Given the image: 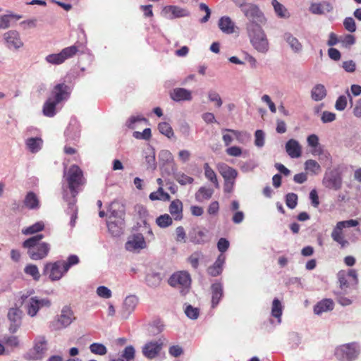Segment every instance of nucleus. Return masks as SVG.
<instances>
[{
	"label": "nucleus",
	"instance_id": "f257e3e1",
	"mask_svg": "<svg viewBox=\"0 0 361 361\" xmlns=\"http://www.w3.org/2000/svg\"><path fill=\"white\" fill-rule=\"evenodd\" d=\"M64 176L68 185L71 196L69 197L64 190L63 198L68 202V207L66 212L71 216L70 225L73 227L77 219L78 208L75 205L76 195L78 194V188L84 183L82 170L77 165H72L67 173L64 171Z\"/></svg>",
	"mask_w": 361,
	"mask_h": 361
},
{
	"label": "nucleus",
	"instance_id": "f03ea898",
	"mask_svg": "<svg viewBox=\"0 0 361 361\" xmlns=\"http://www.w3.org/2000/svg\"><path fill=\"white\" fill-rule=\"evenodd\" d=\"M246 28L254 49L262 54L267 53L269 43L262 27L255 21H250L247 24Z\"/></svg>",
	"mask_w": 361,
	"mask_h": 361
},
{
	"label": "nucleus",
	"instance_id": "7ed1b4c3",
	"mask_svg": "<svg viewBox=\"0 0 361 361\" xmlns=\"http://www.w3.org/2000/svg\"><path fill=\"white\" fill-rule=\"evenodd\" d=\"M347 169L346 165L339 164L327 170L322 179L323 185L329 190H339L343 185V174Z\"/></svg>",
	"mask_w": 361,
	"mask_h": 361
},
{
	"label": "nucleus",
	"instance_id": "20e7f679",
	"mask_svg": "<svg viewBox=\"0 0 361 361\" xmlns=\"http://www.w3.org/2000/svg\"><path fill=\"white\" fill-rule=\"evenodd\" d=\"M85 43L77 42L75 44L63 49L59 53L51 54L45 57V61L51 65H60L67 59L73 58L79 51L83 53Z\"/></svg>",
	"mask_w": 361,
	"mask_h": 361
},
{
	"label": "nucleus",
	"instance_id": "39448f33",
	"mask_svg": "<svg viewBox=\"0 0 361 361\" xmlns=\"http://www.w3.org/2000/svg\"><path fill=\"white\" fill-rule=\"evenodd\" d=\"M21 300L24 304L27 314L31 317H35L40 309L49 308L51 305V300L47 298H39L38 296L29 297L27 295H22Z\"/></svg>",
	"mask_w": 361,
	"mask_h": 361
},
{
	"label": "nucleus",
	"instance_id": "423d86ee",
	"mask_svg": "<svg viewBox=\"0 0 361 361\" xmlns=\"http://www.w3.org/2000/svg\"><path fill=\"white\" fill-rule=\"evenodd\" d=\"M22 246L27 250L29 257L32 260H41L46 258L51 250L49 243L46 242L35 243V240H25Z\"/></svg>",
	"mask_w": 361,
	"mask_h": 361
},
{
	"label": "nucleus",
	"instance_id": "0eeeda50",
	"mask_svg": "<svg viewBox=\"0 0 361 361\" xmlns=\"http://www.w3.org/2000/svg\"><path fill=\"white\" fill-rule=\"evenodd\" d=\"M360 352V345L352 342L338 346L335 349L334 355L339 361H353L357 359Z\"/></svg>",
	"mask_w": 361,
	"mask_h": 361
},
{
	"label": "nucleus",
	"instance_id": "6e6552de",
	"mask_svg": "<svg viewBox=\"0 0 361 361\" xmlns=\"http://www.w3.org/2000/svg\"><path fill=\"white\" fill-rule=\"evenodd\" d=\"M75 319L73 310L68 306H64L60 314L49 322V328L51 331H60L69 326Z\"/></svg>",
	"mask_w": 361,
	"mask_h": 361
},
{
	"label": "nucleus",
	"instance_id": "1a4fd4ad",
	"mask_svg": "<svg viewBox=\"0 0 361 361\" xmlns=\"http://www.w3.org/2000/svg\"><path fill=\"white\" fill-rule=\"evenodd\" d=\"M358 224V221L355 219L338 221L333 228L331 237L334 241L340 245L341 249L347 247L350 245V243L345 238L343 230L345 228L355 227Z\"/></svg>",
	"mask_w": 361,
	"mask_h": 361
},
{
	"label": "nucleus",
	"instance_id": "9d476101",
	"mask_svg": "<svg viewBox=\"0 0 361 361\" xmlns=\"http://www.w3.org/2000/svg\"><path fill=\"white\" fill-rule=\"evenodd\" d=\"M67 272L61 260L47 262L43 268V275L48 276L49 279L51 281H59Z\"/></svg>",
	"mask_w": 361,
	"mask_h": 361
},
{
	"label": "nucleus",
	"instance_id": "9b49d317",
	"mask_svg": "<svg viewBox=\"0 0 361 361\" xmlns=\"http://www.w3.org/2000/svg\"><path fill=\"white\" fill-rule=\"evenodd\" d=\"M170 286L181 288V292L185 294L191 284L190 275L188 271H180L172 274L169 279Z\"/></svg>",
	"mask_w": 361,
	"mask_h": 361
},
{
	"label": "nucleus",
	"instance_id": "f8f14e48",
	"mask_svg": "<svg viewBox=\"0 0 361 361\" xmlns=\"http://www.w3.org/2000/svg\"><path fill=\"white\" fill-rule=\"evenodd\" d=\"M166 338L160 337L156 341H150L147 342L142 347V353L147 359L152 360L157 357L161 353L164 346Z\"/></svg>",
	"mask_w": 361,
	"mask_h": 361
},
{
	"label": "nucleus",
	"instance_id": "ddd939ff",
	"mask_svg": "<svg viewBox=\"0 0 361 361\" xmlns=\"http://www.w3.org/2000/svg\"><path fill=\"white\" fill-rule=\"evenodd\" d=\"M48 350L47 341L44 336H38L34 340V345L27 353V358L33 360L42 359Z\"/></svg>",
	"mask_w": 361,
	"mask_h": 361
},
{
	"label": "nucleus",
	"instance_id": "4468645a",
	"mask_svg": "<svg viewBox=\"0 0 361 361\" xmlns=\"http://www.w3.org/2000/svg\"><path fill=\"white\" fill-rule=\"evenodd\" d=\"M3 40L6 47L13 51H18L24 46L20 33L15 30H11L4 33Z\"/></svg>",
	"mask_w": 361,
	"mask_h": 361
},
{
	"label": "nucleus",
	"instance_id": "2eb2a0df",
	"mask_svg": "<svg viewBox=\"0 0 361 361\" xmlns=\"http://www.w3.org/2000/svg\"><path fill=\"white\" fill-rule=\"evenodd\" d=\"M23 312L18 307H12L8 310L7 317L10 322L8 330L10 333H16L22 324Z\"/></svg>",
	"mask_w": 361,
	"mask_h": 361
},
{
	"label": "nucleus",
	"instance_id": "dca6fc26",
	"mask_svg": "<svg viewBox=\"0 0 361 361\" xmlns=\"http://www.w3.org/2000/svg\"><path fill=\"white\" fill-rule=\"evenodd\" d=\"M71 93V88L65 83H59L54 86L51 92V97L56 102H63L68 99Z\"/></svg>",
	"mask_w": 361,
	"mask_h": 361
},
{
	"label": "nucleus",
	"instance_id": "f3484780",
	"mask_svg": "<svg viewBox=\"0 0 361 361\" xmlns=\"http://www.w3.org/2000/svg\"><path fill=\"white\" fill-rule=\"evenodd\" d=\"M125 247L128 251L135 252L147 247V243L142 234L137 233L129 238Z\"/></svg>",
	"mask_w": 361,
	"mask_h": 361
},
{
	"label": "nucleus",
	"instance_id": "a211bd4d",
	"mask_svg": "<svg viewBox=\"0 0 361 361\" xmlns=\"http://www.w3.org/2000/svg\"><path fill=\"white\" fill-rule=\"evenodd\" d=\"M351 277L353 279L355 285L358 284V276L357 271L354 269H349L348 271L340 270L337 273V279L339 283V286L341 289H346L349 286L348 278Z\"/></svg>",
	"mask_w": 361,
	"mask_h": 361
},
{
	"label": "nucleus",
	"instance_id": "6ab92c4d",
	"mask_svg": "<svg viewBox=\"0 0 361 361\" xmlns=\"http://www.w3.org/2000/svg\"><path fill=\"white\" fill-rule=\"evenodd\" d=\"M65 136L67 141H78L80 136V124L74 117L71 118L68 127L65 130Z\"/></svg>",
	"mask_w": 361,
	"mask_h": 361
},
{
	"label": "nucleus",
	"instance_id": "aec40b11",
	"mask_svg": "<svg viewBox=\"0 0 361 361\" xmlns=\"http://www.w3.org/2000/svg\"><path fill=\"white\" fill-rule=\"evenodd\" d=\"M241 11L244 13V15L249 19L250 21H254L255 19L258 20L262 22V20L264 19V16L262 13L259 11V8L252 4H239Z\"/></svg>",
	"mask_w": 361,
	"mask_h": 361
},
{
	"label": "nucleus",
	"instance_id": "412c9836",
	"mask_svg": "<svg viewBox=\"0 0 361 361\" xmlns=\"http://www.w3.org/2000/svg\"><path fill=\"white\" fill-rule=\"evenodd\" d=\"M207 231L198 226L194 227L189 232V239L195 245H204L208 240L207 236Z\"/></svg>",
	"mask_w": 361,
	"mask_h": 361
},
{
	"label": "nucleus",
	"instance_id": "4be33fe9",
	"mask_svg": "<svg viewBox=\"0 0 361 361\" xmlns=\"http://www.w3.org/2000/svg\"><path fill=\"white\" fill-rule=\"evenodd\" d=\"M211 307L216 308L224 297V286L221 281H216L211 285Z\"/></svg>",
	"mask_w": 361,
	"mask_h": 361
},
{
	"label": "nucleus",
	"instance_id": "5701e85b",
	"mask_svg": "<svg viewBox=\"0 0 361 361\" xmlns=\"http://www.w3.org/2000/svg\"><path fill=\"white\" fill-rule=\"evenodd\" d=\"M160 161L162 163L161 171L162 173L165 174L164 169H167L171 171L176 170V164L174 161V158L171 152L169 150H162L159 154Z\"/></svg>",
	"mask_w": 361,
	"mask_h": 361
},
{
	"label": "nucleus",
	"instance_id": "b1692460",
	"mask_svg": "<svg viewBox=\"0 0 361 361\" xmlns=\"http://www.w3.org/2000/svg\"><path fill=\"white\" fill-rule=\"evenodd\" d=\"M163 13L169 19L186 17L190 15V12L187 9L177 6H165L163 9Z\"/></svg>",
	"mask_w": 361,
	"mask_h": 361
},
{
	"label": "nucleus",
	"instance_id": "393cba45",
	"mask_svg": "<svg viewBox=\"0 0 361 361\" xmlns=\"http://www.w3.org/2000/svg\"><path fill=\"white\" fill-rule=\"evenodd\" d=\"M170 97L172 100L180 102L183 101H191L192 99V92L182 87H176L170 92Z\"/></svg>",
	"mask_w": 361,
	"mask_h": 361
},
{
	"label": "nucleus",
	"instance_id": "a878e982",
	"mask_svg": "<svg viewBox=\"0 0 361 361\" xmlns=\"http://www.w3.org/2000/svg\"><path fill=\"white\" fill-rule=\"evenodd\" d=\"M333 9L332 4L326 1L312 3L309 8V11L314 15H324L326 13H331Z\"/></svg>",
	"mask_w": 361,
	"mask_h": 361
},
{
	"label": "nucleus",
	"instance_id": "bb28decb",
	"mask_svg": "<svg viewBox=\"0 0 361 361\" xmlns=\"http://www.w3.org/2000/svg\"><path fill=\"white\" fill-rule=\"evenodd\" d=\"M107 227L109 233L113 236H120L123 232L124 219H109L107 221Z\"/></svg>",
	"mask_w": 361,
	"mask_h": 361
},
{
	"label": "nucleus",
	"instance_id": "cd10ccee",
	"mask_svg": "<svg viewBox=\"0 0 361 361\" xmlns=\"http://www.w3.org/2000/svg\"><path fill=\"white\" fill-rule=\"evenodd\" d=\"M225 262L226 255L220 254L214 264L207 268V274L213 277L219 276L223 271Z\"/></svg>",
	"mask_w": 361,
	"mask_h": 361
},
{
	"label": "nucleus",
	"instance_id": "c85d7f7f",
	"mask_svg": "<svg viewBox=\"0 0 361 361\" xmlns=\"http://www.w3.org/2000/svg\"><path fill=\"white\" fill-rule=\"evenodd\" d=\"M125 210V204L122 202L118 200L113 201L109 204L108 209V212L110 214L109 219H124Z\"/></svg>",
	"mask_w": 361,
	"mask_h": 361
},
{
	"label": "nucleus",
	"instance_id": "c756f323",
	"mask_svg": "<svg viewBox=\"0 0 361 361\" xmlns=\"http://www.w3.org/2000/svg\"><path fill=\"white\" fill-rule=\"evenodd\" d=\"M138 303V298L135 295L127 296L123 303L122 307V316L124 318H128V316L135 310Z\"/></svg>",
	"mask_w": 361,
	"mask_h": 361
},
{
	"label": "nucleus",
	"instance_id": "7c9ffc66",
	"mask_svg": "<svg viewBox=\"0 0 361 361\" xmlns=\"http://www.w3.org/2000/svg\"><path fill=\"white\" fill-rule=\"evenodd\" d=\"M286 151L290 158H298L302 154V147L298 141L290 139L285 145Z\"/></svg>",
	"mask_w": 361,
	"mask_h": 361
},
{
	"label": "nucleus",
	"instance_id": "2f4dec72",
	"mask_svg": "<svg viewBox=\"0 0 361 361\" xmlns=\"http://www.w3.org/2000/svg\"><path fill=\"white\" fill-rule=\"evenodd\" d=\"M217 169L223 176L224 180H235L238 176L237 171L226 164H219L217 165Z\"/></svg>",
	"mask_w": 361,
	"mask_h": 361
},
{
	"label": "nucleus",
	"instance_id": "473e14b6",
	"mask_svg": "<svg viewBox=\"0 0 361 361\" xmlns=\"http://www.w3.org/2000/svg\"><path fill=\"white\" fill-rule=\"evenodd\" d=\"M24 206L30 210H37L40 207V201L38 196L34 192H28L23 200Z\"/></svg>",
	"mask_w": 361,
	"mask_h": 361
},
{
	"label": "nucleus",
	"instance_id": "72a5a7b5",
	"mask_svg": "<svg viewBox=\"0 0 361 361\" xmlns=\"http://www.w3.org/2000/svg\"><path fill=\"white\" fill-rule=\"evenodd\" d=\"M165 174L170 175L173 174L175 180L180 185H186L188 184H192L194 182V178L192 177L188 176L183 172L177 171V167L174 171H171L167 169H164Z\"/></svg>",
	"mask_w": 361,
	"mask_h": 361
},
{
	"label": "nucleus",
	"instance_id": "f704fd0d",
	"mask_svg": "<svg viewBox=\"0 0 361 361\" xmlns=\"http://www.w3.org/2000/svg\"><path fill=\"white\" fill-rule=\"evenodd\" d=\"M283 39L290 47L294 53H300L302 50V45L299 40L290 32H285L283 35Z\"/></svg>",
	"mask_w": 361,
	"mask_h": 361
},
{
	"label": "nucleus",
	"instance_id": "c9c22d12",
	"mask_svg": "<svg viewBox=\"0 0 361 361\" xmlns=\"http://www.w3.org/2000/svg\"><path fill=\"white\" fill-rule=\"evenodd\" d=\"M334 307V302L331 299H324L317 302L314 307V312L319 315L323 312L332 310Z\"/></svg>",
	"mask_w": 361,
	"mask_h": 361
},
{
	"label": "nucleus",
	"instance_id": "e433bc0d",
	"mask_svg": "<svg viewBox=\"0 0 361 361\" xmlns=\"http://www.w3.org/2000/svg\"><path fill=\"white\" fill-rule=\"evenodd\" d=\"M169 212L175 220L183 219V203L180 200H173L169 205Z\"/></svg>",
	"mask_w": 361,
	"mask_h": 361
},
{
	"label": "nucleus",
	"instance_id": "4c0bfd02",
	"mask_svg": "<svg viewBox=\"0 0 361 361\" xmlns=\"http://www.w3.org/2000/svg\"><path fill=\"white\" fill-rule=\"evenodd\" d=\"M143 153L145 162L147 165V169L154 170L157 167L155 149L152 146L149 145L147 148L145 149Z\"/></svg>",
	"mask_w": 361,
	"mask_h": 361
},
{
	"label": "nucleus",
	"instance_id": "58836bf2",
	"mask_svg": "<svg viewBox=\"0 0 361 361\" xmlns=\"http://www.w3.org/2000/svg\"><path fill=\"white\" fill-rule=\"evenodd\" d=\"M234 23L228 16H223L219 20V27L224 33L231 34L234 32Z\"/></svg>",
	"mask_w": 361,
	"mask_h": 361
},
{
	"label": "nucleus",
	"instance_id": "ea45409f",
	"mask_svg": "<svg viewBox=\"0 0 361 361\" xmlns=\"http://www.w3.org/2000/svg\"><path fill=\"white\" fill-rule=\"evenodd\" d=\"M327 92L324 85L317 84L311 90V97L314 101L319 102L326 96Z\"/></svg>",
	"mask_w": 361,
	"mask_h": 361
},
{
	"label": "nucleus",
	"instance_id": "a19ab883",
	"mask_svg": "<svg viewBox=\"0 0 361 361\" xmlns=\"http://www.w3.org/2000/svg\"><path fill=\"white\" fill-rule=\"evenodd\" d=\"M213 193V189L202 186L195 192V197L197 202H202L204 200H209Z\"/></svg>",
	"mask_w": 361,
	"mask_h": 361
},
{
	"label": "nucleus",
	"instance_id": "79ce46f5",
	"mask_svg": "<svg viewBox=\"0 0 361 361\" xmlns=\"http://www.w3.org/2000/svg\"><path fill=\"white\" fill-rule=\"evenodd\" d=\"M53 98H48L43 106V114L47 117H53L56 114V106L59 104Z\"/></svg>",
	"mask_w": 361,
	"mask_h": 361
},
{
	"label": "nucleus",
	"instance_id": "37998d69",
	"mask_svg": "<svg viewBox=\"0 0 361 361\" xmlns=\"http://www.w3.org/2000/svg\"><path fill=\"white\" fill-rule=\"evenodd\" d=\"M42 140L39 137L27 138L25 141L27 149L32 153L39 152L42 148Z\"/></svg>",
	"mask_w": 361,
	"mask_h": 361
},
{
	"label": "nucleus",
	"instance_id": "c03bdc74",
	"mask_svg": "<svg viewBox=\"0 0 361 361\" xmlns=\"http://www.w3.org/2000/svg\"><path fill=\"white\" fill-rule=\"evenodd\" d=\"M283 312V306L278 298H274L271 306V316L277 319V323H281V316Z\"/></svg>",
	"mask_w": 361,
	"mask_h": 361
},
{
	"label": "nucleus",
	"instance_id": "a18cd8bd",
	"mask_svg": "<svg viewBox=\"0 0 361 361\" xmlns=\"http://www.w3.org/2000/svg\"><path fill=\"white\" fill-rule=\"evenodd\" d=\"M222 132H230L235 137V139L242 144L247 142L250 139V135L246 132L239 131L233 129L224 128Z\"/></svg>",
	"mask_w": 361,
	"mask_h": 361
},
{
	"label": "nucleus",
	"instance_id": "49530a36",
	"mask_svg": "<svg viewBox=\"0 0 361 361\" xmlns=\"http://www.w3.org/2000/svg\"><path fill=\"white\" fill-rule=\"evenodd\" d=\"M204 176L214 185L219 188V183L217 180L216 174L215 171L209 166L208 163L204 164Z\"/></svg>",
	"mask_w": 361,
	"mask_h": 361
},
{
	"label": "nucleus",
	"instance_id": "de8ad7c7",
	"mask_svg": "<svg viewBox=\"0 0 361 361\" xmlns=\"http://www.w3.org/2000/svg\"><path fill=\"white\" fill-rule=\"evenodd\" d=\"M348 99L352 102V97L348 90L346 91V95H341L336 101L335 108L338 111H343L348 104Z\"/></svg>",
	"mask_w": 361,
	"mask_h": 361
},
{
	"label": "nucleus",
	"instance_id": "09e8293b",
	"mask_svg": "<svg viewBox=\"0 0 361 361\" xmlns=\"http://www.w3.org/2000/svg\"><path fill=\"white\" fill-rule=\"evenodd\" d=\"M161 280L162 279L160 274L156 272L147 274L145 278L147 286L152 288L158 287L160 285Z\"/></svg>",
	"mask_w": 361,
	"mask_h": 361
},
{
	"label": "nucleus",
	"instance_id": "8fccbe9b",
	"mask_svg": "<svg viewBox=\"0 0 361 361\" xmlns=\"http://www.w3.org/2000/svg\"><path fill=\"white\" fill-rule=\"evenodd\" d=\"M149 197L152 201L159 200L169 201L171 198L170 195L164 192L161 187H159L157 191L151 192Z\"/></svg>",
	"mask_w": 361,
	"mask_h": 361
},
{
	"label": "nucleus",
	"instance_id": "3c124183",
	"mask_svg": "<svg viewBox=\"0 0 361 361\" xmlns=\"http://www.w3.org/2000/svg\"><path fill=\"white\" fill-rule=\"evenodd\" d=\"M271 4L274 8L275 13L279 17L283 18H288L289 17V13L287 9L277 0H272Z\"/></svg>",
	"mask_w": 361,
	"mask_h": 361
},
{
	"label": "nucleus",
	"instance_id": "603ef678",
	"mask_svg": "<svg viewBox=\"0 0 361 361\" xmlns=\"http://www.w3.org/2000/svg\"><path fill=\"white\" fill-rule=\"evenodd\" d=\"M44 228L43 221H38L22 230L24 235H32L42 231Z\"/></svg>",
	"mask_w": 361,
	"mask_h": 361
},
{
	"label": "nucleus",
	"instance_id": "864d4df0",
	"mask_svg": "<svg viewBox=\"0 0 361 361\" xmlns=\"http://www.w3.org/2000/svg\"><path fill=\"white\" fill-rule=\"evenodd\" d=\"M204 258V254L201 251H195L192 252L188 258V262L191 264L192 267L197 269L199 267V262Z\"/></svg>",
	"mask_w": 361,
	"mask_h": 361
},
{
	"label": "nucleus",
	"instance_id": "5fc2aeb1",
	"mask_svg": "<svg viewBox=\"0 0 361 361\" xmlns=\"http://www.w3.org/2000/svg\"><path fill=\"white\" fill-rule=\"evenodd\" d=\"M24 271L27 275L32 277L35 281H39L40 279V274L38 267L35 264H28L25 269Z\"/></svg>",
	"mask_w": 361,
	"mask_h": 361
},
{
	"label": "nucleus",
	"instance_id": "6e6d98bb",
	"mask_svg": "<svg viewBox=\"0 0 361 361\" xmlns=\"http://www.w3.org/2000/svg\"><path fill=\"white\" fill-rule=\"evenodd\" d=\"M307 141L310 147H314V154H320L322 153V150L319 146V138L317 135L314 134L309 135L307 137Z\"/></svg>",
	"mask_w": 361,
	"mask_h": 361
},
{
	"label": "nucleus",
	"instance_id": "4d7b16f0",
	"mask_svg": "<svg viewBox=\"0 0 361 361\" xmlns=\"http://www.w3.org/2000/svg\"><path fill=\"white\" fill-rule=\"evenodd\" d=\"M305 169L313 174H318L321 171V166L315 160L308 159L305 162Z\"/></svg>",
	"mask_w": 361,
	"mask_h": 361
},
{
	"label": "nucleus",
	"instance_id": "13d9d810",
	"mask_svg": "<svg viewBox=\"0 0 361 361\" xmlns=\"http://www.w3.org/2000/svg\"><path fill=\"white\" fill-rule=\"evenodd\" d=\"M159 131L169 138L173 137L174 133L171 125L167 122H161L158 125Z\"/></svg>",
	"mask_w": 361,
	"mask_h": 361
},
{
	"label": "nucleus",
	"instance_id": "bf43d9fd",
	"mask_svg": "<svg viewBox=\"0 0 361 361\" xmlns=\"http://www.w3.org/2000/svg\"><path fill=\"white\" fill-rule=\"evenodd\" d=\"M92 353L99 355H104L107 353V349L104 345L99 343H93L90 347Z\"/></svg>",
	"mask_w": 361,
	"mask_h": 361
},
{
	"label": "nucleus",
	"instance_id": "052dcab7",
	"mask_svg": "<svg viewBox=\"0 0 361 361\" xmlns=\"http://www.w3.org/2000/svg\"><path fill=\"white\" fill-rule=\"evenodd\" d=\"M121 356L125 361H134L135 357V348L131 345L126 346L122 351Z\"/></svg>",
	"mask_w": 361,
	"mask_h": 361
},
{
	"label": "nucleus",
	"instance_id": "680f3d73",
	"mask_svg": "<svg viewBox=\"0 0 361 361\" xmlns=\"http://www.w3.org/2000/svg\"><path fill=\"white\" fill-rule=\"evenodd\" d=\"M157 224L161 228H166L173 223L172 218L167 214L160 215L156 219Z\"/></svg>",
	"mask_w": 361,
	"mask_h": 361
},
{
	"label": "nucleus",
	"instance_id": "e2e57ef3",
	"mask_svg": "<svg viewBox=\"0 0 361 361\" xmlns=\"http://www.w3.org/2000/svg\"><path fill=\"white\" fill-rule=\"evenodd\" d=\"M184 312L189 319L193 320L197 319L200 315V310L191 305H185Z\"/></svg>",
	"mask_w": 361,
	"mask_h": 361
},
{
	"label": "nucleus",
	"instance_id": "0e129e2a",
	"mask_svg": "<svg viewBox=\"0 0 361 361\" xmlns=\"http://www.w3.org/2000/svg\"><path fill=\"white\" fill-rule=\"evenodd\" d=\"M65 269L68 271L69 269L80 262L79 257L75 255H71L66 260H61Z\"/></svg>",
	"mask_w": 361,
	"mask_h": 361
},
{
	"label": "nucleus",
	"instance_id": "69168bd1",
	"mask_svg": "<svg viewBox=\"0 0 361 361\" xmlns=\"http://www.w3.org/2000/svg\"><path fill=\"white\" fill-rule=\"evenodd\" d=\"M298 195L294 192L288 193L286 195V204L291 209H295L298 204Z\"/></svg>",
	"mask_w": 361,
	"mask_h": 361
},
{
	"label": "nucleus",
	"instance_id": "338daca9",
	"mask_svg": "<svg viewBox=\"0 0 361 361\" xmlns=\"http://www.w3.org/2000/svg\"><path fill=\"white\" fill-rule=\"evenodd\" d=\"M3 343L11 348H18L20 344L18 338L14 336L4 337L3 338Z\"/></svg>",
	"mask_w": 361,
	"mask_h": 361
},
{
	"label": "nucleus",
	"instance_id": "774afa93",
	"mask_svg": "<svg viewBox=\"0 0 361 361\" xmlns=\"http://www.w3.org/2000/svg\"><path fill=\"white\" fill-rule=\"evenodd\" d=\"M343 26L350 32H355L357 28L355 20L352 17H347L344 19Z\"/></svg>",
	"mask_w": 361,
	"mask_h": 361
}]
</instances>
